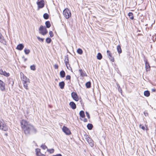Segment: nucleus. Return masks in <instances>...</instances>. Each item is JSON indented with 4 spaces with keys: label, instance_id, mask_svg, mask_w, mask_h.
<instances>
[{
    "label": "nucleus",
    "instance_id": "f257e3e1",
    "mask_svg": "<svg viewBox=\"0 0 156 156\" xmlns=\"http://www.w3.org/2000/svg\"><path fill=\"white\" fill-rule=\"evenodd\" d=\"M21 124V128L26 135H29L30 133H36V129L29 122L25 120H22Z\"/></svg>",
    "mask_w": 156,
    "mask_h": 156
},
{
    "label": "nucleus",
    "instance_id": "f03ea898",
    "mask_svg": "<svg viewBox=\"0 0 156 156\" xmlns=\"http://www.w3.org/2000/svg\"><path fill=\"white\" fill-rule=\"evenodd\" d=\"M8 127L5 124L2 119H0V129L6 131L8 129Z\"/></svg>",
    "mask_w": 156,
    "mask_h": 156
},
{
    "label": "nucleus",
    "instance_id": "7ed1b4c3",
    "mask_svg": "<svg viewBox=\"0 0 156 156\" xmlns=\"http://www.w3.org/2000/svg\"><path fill=\"white\" fill-rule=\"evenodd\" d=\"M39 33L41 34L42 35H44L48 33L47 29L45 27L41 26L39 29Z\"/></svg>",
    "mask_w": 156,
    "mask_h": 156
},
{
    "label": "nucleus",
    "instance_id": "20e7f679",
    "mask_svg": "<svg viewBox=\"0 0 156 156\" xmlns=\"http://www.w3.org/2000/svg\"><path fill=\"white\" fill-rule=\"evenodd\" d=\"M63 14L66 19H68L71 16V12L70 10L68 9H66L64 10Z\"/></svg>",
    "mask_w": 156,
    "mask_h": 156
},
{
    "label": "nucleus",
    "instance_id": "39448f33",
    "mask_svg": "<svg viewBox=\"0 0 156 156\" xmlns=\"http://www.w3.org/2000/svg\"><path fill=\"white\" fill-rule=\"evenodd\" d=\"M85 139L87 141V142L89 144L90 146L91 147H93L94 144L93 143V142L92 139L89 137L88 136L86 135L85 136Z\"/></svg>",
    "mask_w": 156,
    "mask_h": 156
},
{
    "label": "nucleus",
    "instance_id": "423d86ee",
    "mask_svg": "<svg viewBox=\"0 0 156 156\" xmlns=\"http://www.w3.org/2000/svg\"><path fill=\"white\" fill-rule=\"evenodd\" d=\"M63 132L66 135H69L71 134V132L66 127L63 126L62 129Z\"/></svg>",
    "mask_w": 156,
    "mask_h": 156
},
{
    "label": "nucleus",
    "instance_id": "0eeeda50",
    "mask_svg": "<svg viewBox=\"0 0 156 156\" xmlns=\"http://www.w3.org/2000/svg\"><path fill=\"white\" fill-rule=\"evenodd\" d=\"M37 4L39 9L42 8L44 6V1L43 0L38 1Z\"/></svg>",
    "mask_w": 156,
    "mask_h": 156
},
{
    "label": "nucleus",
    "instance_id": "6e6552de",
    "mask_svg": "<svg viewBox=\"0 0 156 156\" xmlns=\"http://www.w3.org/2000/svg\"><path fill=\"white\" fill-rule=\"evenodd\" d=\"M71 96L73 99L76 101H78L79 100L77 95L76 93L73 92L71 93Z\"/></svg>",
    "mask_w": 156,
    "mask_h": 156
},
{
    "label": "nucleus",
    "instance_id": "1a4fd4ad",
    "mask_svg": "<svg viewBox=\"0 0 156 156\" xmlns=\"http://www.w3.org/2000/svg\"><path fill=\"white\" fill-rule=\"evenodd\" d=\"M0 74L3 75L6 77H8L9 76V74L5 71H3L2 69H0Z\"/></svg>",
    "mask_w": 156,
    "mask_h": 156
},
{
    "label": "nucleus",
    "instance_id": "9d476101",
    "mask_svg": "<svg viewBox=\"0 0 156 156\" xmlns=\"http://www.w3.org/2000/svg\"><path fill=\"white\" fill-rule=\"evenodd\" d=\"M5 83L0 80V90L3 91L5 89Z\"/></svg>",
    "mask_w": 156,
    "mask_h": 156
},
{
    "label": "nucleus",
    "instance_id": "9b49d317",
    "mask_svg": "<svg viewBox=\"0 0 156 156\" xmlns=\"http://www.w3.org/2000/svg\"><path fill=\"white\" fill-rule=\"evenodd\" d=\"M69 105L73 109H74L76 108V105L73 102H70L69 104Z\"/></svg>",
    "mask_w": 156,
    "mask_h": 156
},
{
    "label": "nucleus",
    "instance_id": "f8f14e48",
    "mask_svg": "<svg viewBox=\"0 0 156 156\" xmlns=\"http://www.w3.org/2000/svg\"><path fill=\"white\" fill-rule=\"evenodd\" d=\"M24 45L22 44H18L16 48L19 50H22L24 48Z\"/></svg>",
    "mask_w": 156,
    "mask_h": 156
},
{
    "label": "nucleus",
    "instance_id": "ddd939ff",
    "mask_svg": "<svg viewBox=\"0 0 156 156\" xmlns=\"http://www.w3.org/2000/svg\"><path fill=\"white\" fill-rule=\"evenodd\" d=\"M65 63L66 66L67 68L68 69L67 64H69V59L68 55H66L65 57Z\"/></svg>",
    "mask_w": 156,
    "mask_h": 156
},
{
    "label": "nucleus",
    "instance_id": "4468645a",
    "mask_svg": "<svg viewBox=\"0 0 156 156\" xmlns=\"http://www.w3.org/2000/svg\"><path fill=\"white\" fill-rule=\"evenodd\" d=\"M21 80L24 82H28L29 79L27 78L25 76H23V77H21Z\"/></svg>",
    "mask_w": 156,
    "mask_h": 156
},
{
    "label": "nucleus",
    "instance_id": "2eb2a0df",
    "mask_svg": "<svg viewBox=\"0 0 156 156\" xmlns=\"http://www.w3.org/2000/svg\"><path fill=\"white\" fill-rule=\"evenodd\" d=\"M79 71L80 74V75L82 76L83 77L84 76H87V75L86 73L84 71H83L82 69H80Z\"/></svg>",
    "mask_w": 156,
    "mask_h": 156
},
{
    "label": "nucleus",
    "instance_id": "dca6fc26",
    "mask_svg": "<svg viewBox=\"0 0 156 156\" xmlns=\"http://www.w3.org/2000/svg\"><path fill=\"white\" fill-rule=\"evenodd\" d=\"M65 84L64 82L62 81L59 83V86L61 89H63L64 88Z\"/></svg>",
    "mask_w": 156,
    "mask_h": 156
},
{
    "label": "nucleus",
    "instance_id": "f3484780",
    "mask_svg": "<svg viewBox=\"0 0 156 156\" xmlns=\"http://www.w3.org/2000/svg\"><path fill=\"white\" fill-rule=\"evenodd\" d=\"M30 81H29L28 82H23V86L27 90L28 89V85L30 83Z\"/></svg>",
    "mask_w": 156,
    "mask_h": 156
},
{
    "label": "nucleus",
    "instance_id": "a211bd4d",
    "mask_svg": "<svg viewBox=\"0 0 156 156\" xmlns=\"http://www.w3.org/2000/svg\"><path fill=\"white\" fill-rule=\"evenodd\" d=\"M117 49L118 53L120 54L122 52V50L121 46L120 45H118L117 46Z\"/></svg>",
    "mask_w": 156,
    "mask_h": 156
},
{
    "label": "nucleus",
    "instance_id": "6ab92c4d",
    "mask_svg": "<svg viewBox=\"0 0 156 156\" xmlns=\"http://www.w3.org/2000/svg\"><path fill=\"white\" fill-rule=\"evenodd\" d=\"M65 73L64 70L61 71L60 73V77L61 78H64L65 76Z\"/></svg>",
    "mask_w": 156,
    "mask_h": 156
},
{
    "label": "nucleus",
    "instance_id": "aec40b11",
    "mask_svg": "<svg viewBox=\"0 0 156 156\" xmlns=\"http://www.w3.org/2000/svg\"><path fill=\"white\" fill-rule=\"evenodd\" d=\"M144 95L145 96L148 97L150 95V93L148 90H146L144 92Z\"/></svg>",
    "mask_w": 156,
    "mask_h": 156
},
{
    "label": "nucleus",
    "instance_id": "412c9836",
    "mask_svg": "<svg viewBox=\"0 0 156 156\" xmlns=\"http://www.w3.org/2000/svg\"><path fill=\"white\" fill-rule=\"evenodd\" d=\"M35 151L37 156H39V155L41 154L40 152V149L39 148L36 149Z\"/></svg>",
    "mask_w": 156,
    "mask_h": 156
},
{
    "label": "nucleus",
    "instance_id": "4be33fe9",
    "mask_svg": "<svg viewBox=\"0 0 156 156\" xmlns=\"http://www.w3.org/2000/svg\"><path fill=\"white\" fill-rule=\"evenodd\" d=\"M79 114L80 116L83 118H84L85 116L84 112L83 111H81L80 112Z\"/></svg>",
    "mask_w": 156,
    "mask_h": 156
},
{
    "label": "nucleus",
    "instance_id": "5701e85b",
    "mask_svg": "<svg viewBox=\"0 0 156 156\" xmlns=\"http://www.w3.org/2000/svg\"><path fill=\"white\" fill-rule=\"evenodd\" d=\"M87 127L88 129L91 130L93 128V126L91 124L88 123L87 126Z\"/></svg>",
    "mask_w": 156,
    "mask_h": 156
},
{
    "label": "nucleus",
    "instance_id": "b1692460",
    "mask_svg": "<svg viewBox=\"0 0 156 156\" xmlns=\"http://www.w3.org/2000/svg\"><path fill=\"white\" fill-rule=\"evenodd\" d=\"M85 85L87 88H90L91 87L90 82V81L87 82L86 83Z\"/></svg>",
    "mask_w": 156,
    "mask_h": 156
},
{
    "label": "nucleus",
    "instance_id": "393cba45",
    "mask_svg": "<svg viewBox=\"0 0 156 156\" xmlns=\"http://www.w3.org/2000/svg\"><path fill=\"white\" fill-rule=\"evenodd\" d=\"M128 16L129 18L131 20H133L134 18L133 14L131 12H129L128 13Z\"/></svg>",
    "mask_w": 156,
    "mask_h": 156
},
{
    "label": "nucleus",
    "instance_id": "a878e982",
    "mask_svg": "<svg viewBox=\"0 0 156 156\" xmlns=\"http://www.w3.org/2000/svg\"><path fill=\"white\" fill-rule=\"evenodd\" d=\"M45 25L47 28H49L51 27L50 22L49 21H46L45 23Z\"/></svg>",
    "mask_w": 156,
    "mask_h": 156
},
{
    "label": "nucleus",
    "instance_id": "bb28decb",
    "mask_svg": "<svg viewBox=\"0 0 156 156\" xmlns=\"http://www.w3.org/2000/svg\"><path fill=\"white\" fill-rule=\"evenodd\" d=\"M97 58L98 59L100 60L102 58V55L101 53H98L97 55Z\"/></svg>",
    "mask_w": 156,
    "mask_h": 156
},
{
    "label": "nucleus",
    "instance_id": "cd10ccee",
    "mask_svg": "<svg viewBox=\"0 0 156 156\" xmlns=\"http://www.w3.org/2000/svg\"><path fill=\"white\" fill-rule=\"evenodd\" d=\"M43 17L45 19L47 20L49 18V15L48 13H45L43 15Z\"/></svg>",
    "mask_w": 156,
    "mask_h": 156
},
{
    "label": "nucleus",
    "instance_id": "c85d7f7f",
    "mask_svg": "<svg viewBox=\"0 0 156 156\" xmlns=\"http://www.w3.org/2000/svg\"><path fill=\"white\" fill-rule=\"evenodd\" d=\"M24 51L25 54L28 55L30 53V51L29 49L25 48L24 49Z\"/></svg>",
    "mask_w": 156,
    "mask_h": 156
},
{
    "label": "nucleus",
    "instance_id": "c756f323",
    "mask_svg": "<svg viewBox=\"0 0 156 156\" xmlns=\"http://www.w3.org/2000/svg\"><path fill=\"white\" fill-rule=\"evenodd\" d=\"M47 151L49 152L50 154H52L54 153V150L53 149H47Z\"/></svg>",
    "mask_w": 156,
    "mask_h": 156
},
{
    "label": "nucleus",
    "instance_id": "7c9ffc66",
    "mask_svg": "<svg viewBox=\"0 0 156 156\" xmlns=\"http://www.w3.org/2000/svg\"><path fill=\"white\" fill-rule=\"evenodd\" d=\"M83 52V51L81 49L78 48L77 50V52L80 55L82 54Z\"/></svg>",
    "mask_w": 156,
    "mask_h": 156
},
{
    "label": "nucleus",
    "instance_id": "2f4dec72",
    "mask_svg": "<svg viewBox=\"0 0 156 156\" xmlns=\"http://www.w3.org/2000/svg\"><path fill=\"white\" fill-rule=\"evenodd\" d=\"M145 67L147 70L148 69H149L150 68V66L149 65V64L148 63H147V62H145Z\"/></svg>",
    "mask_w": 156,
    "mask_h": 156
},
{
    "label": "nucleus",
    "instance_id": "473e14b6",
    "mask_svg": "<svg viewBox=\"0 0 156 156\" xmlns=\"http://www.w3.org/2000/svg\"><path fill=\"white\" fill-rule=\"evenodd\" d=\"M51 39L49 37L47 38L46 39V41L47 43H50L51 42Z\"/></svg>",
    "mask_w": 156,
    "mask_h": 156
},
{
    "label": "nucleus",
    "instance_id": "72a5a7b5",
    "mask_svg": "<svg viewBox=\"0 0 156 156\" xmlns=\"http://www.w3.org/2000/svg\"><path fill=\"white\" fill-rule=\"evenodd\" d=\"M30 68L31 70L34 71L36 69L35 66L34 65L31 66H30Z\"/></svg>",
    "mask_w": 156,
    "mask_h": 156
},
{
    "label": "nucleus",
    "instance_id": "f704fd0d",
    "mask_svg": "<svg viewBox=\"0 0 156 156\" xmlns=\"http://www.w3.org/2000/svg\"><path fill=\"white\" fill-rule=\"evenodd\" d=\"M37 39H38V40L39 41H41V42H43L44 40V38H41L40 37H38V36H37Z\"/></svg>",
    "mask_w": 156,
    "mask_h": 156
},
{
    "label": "nucleus",
    "instance_id": "c9c22d12",
    "mask_svg": "<svg viewBox=\"0 0 156 156\" xmlns=\"http://www.w3.org/2000/svg\"><path fill=\"white\" fill-rule=\"evenodd\" d=\"M117 86L118 89V90L119 92H120L121 93H122V90L121 88H120L119 85L118 84H117Z\"/></svg>",
    "mask_w": 156,
    "mask_h": 156
},
{
    "label": "nucleus",
    "instance_id": "e433bc0d",
    "mask_svg": "<svg viewBox=\"0 0 156 156\" xmlns=\"http://www.w3.org/2000/svg\"><path fill=\"white\" fill-rule=\"evenodd\" d=\"M41 147L43 149L45 150L47 148V147L45 145L42 144L41 146Z\"/></svg>",
    "mask_w": 156,
    "mask_h": 156
},
{
    "label": "nucleus",
    "instance_id": "4c0bfd02",
    "mask_svg": "<svg viewBox=\"0 0 156 156\" xmlns=\"http://www.w3.org/2000/svg\"><path fill=\"white\" fill-rule=\"evenodd\" d=\"M108 58H109V59L112 62H114V58L113 57H112V56H111V57L110 56L108 57Z\"/></svg>",
    "mask_w": 156,
    "mask_h": 156
},
{
    "label": "nucleus",
    "instance_id": "58836bf2",
    "mask_svg": "<svg viewBox=\"0 0 156 156\" xmlns=\"http://www.w3.org/2000/svg\"><path fill=\"white\" fill-rule=\"evenodd\" d=\"M107 52L108 57L109 56H110V57H111V55L110 51L109 50H107Z\"/></svg>",
    "mask_w": 156,
    "mask_h": 156
},
{
    "label": "nucleus",
    "instance_id": "ea45409f",
    "mask_svg": "<svg viewBox=\"0 0 156 156\" xmlns=\"http://www.w3.org/2000/svg\"><path fill=\"white\" fill-rule=\"evenodd\" d=\"M49 34L50 35V37H52L54 36L53 33L52 31H49Z\"/></svg>",
    "mask_w": 156,
    "mask_h": 156
},
{
    "label": "nucleus",
    "instance_id": "a19ab883",
    "mask_svg": "<svg viewBox=\"0 0 156 156\" xmlns=\"http://www.w3.org/2000/svg\"><path fill=\"white\" fill-rule=\"evenodd\" d=\"M3 37L2 36L1 34V33H0V42H2V41L3 40Z\"/></svg>",
    "mask_w": 156,
    "mask_h": 156
},
{
    "label": "nucleus",
    "instance_id": "79ce46f5",
    "mask_svg": "<svg viewBox=\"0 0 156 156\" xmlns=\"http://www.w3.org/2000/svg\"><path fill=\"white\" fill-rule=\"evenodd\" d=\"M71 78V76L70 75H67L66 77V80H70Z\"/></svg>",
    "mask_w": 156,
    "mask_h": 156
},
{
    "label": "nucleus",
    "instance_id": "37998d69",
    "mask_svg": "<svg viewBox=\"0 0 156 156\" xmlns=\"http://www.w3.org/2000/svg\"><path fill=\"white\" fill-rule=\"evenodd\" d=\"M86 114L87 116V118L89 119L90 118V116L89 113H88V112H86Z\"/></svg>",
    "mask_w": 156,
    "mask_h": 156
},
{
    "label": "nucleus",
    "instance_id": "c03bdc74",
    "mask_svg": "<svg viewBox=\"0 0 156 156\" xmlns=\"http://www.w3.org/2000/svg\"><path fill=\"white\" fill-rule=\"evenodd\" d=\"M140 127L142 129L144 130L145 128L144 126H142L141 125H140Z\"/></svg>",
    "mask_w": 156,
    "mask_h": 156
},
{
    "label": "nucleus",
    "instance_id": "a18cd8bd",
    "mask_svg": "<svg viewBox=\"0 0 156 156\" xmlns=\"http://www.w3.org/2000/svg\"><path fill=\"white\" fill-rule=\"evenodd\" d=\"M54 67L55 69H57L58 68V66L57 64H55L54 65Z\"/></svg>",
    "mask_w": 156,
    "mask_h": 156
},
{
    "label": "nucleus",
    "instance_id": "49530a36",
    "mask_svg": "<svg viewBox=\"0 0 156 156\" xmlns=\"http://www.w3.org/2000/svg\"><path fill=\"white\" fill-rule=\"evenodd\" d=\"M52 156H62V155L61 154H57L56 155H53Z\"/></svg>",
    "mask_w": 156,
    "mask_h": 156
},
{
    "label": "nucleus",
    "instance_id": "de8ad7c7",
    "mask_svg": "<svg viewBox=\"0 0 156 156\" xmlns=\"http://www.w3.org/2000/svg\"><path fill=\"white\" fill-rule=\"evenodd\" d=\"M20 76H21V77H23V76H24V74H23V73H22V72H21L20 73Z\"/></svg>",
    "mask_w": 156,
    "mask_h": 156
},
{
    "label": "nucleus",
    "instance_id": "09e8293b",
    "mask_svg": "<svg viewBox=\"0 0 156 156\" xmlns=\"http://www.w3.org/2000/svg\"><path fill=\"white\" fill-rule=\"evenodd\" d=\"M151 90L152 92H155L156 91V89L155 88H152Z\"/></svg>",
    "mask_w": 156,
    "mask_h": 156
},
{
    "label": "nucleus",
    "instance_id": "8fccbe9b",
    "mask_svg": "<svg viewBox=\"0 0 156 156\" xmlns=\"http://www.w3.org/2000/svg\"><path fill=\"white\" fill-rule=\"evenodd\" d=\"M83 121L84 122H86L87 121V119L86 118H85L83 120Z\"/></svg>",
    "mask_w": 156,
    "mask_h": 156
},
{
    "label": "nucleus",
    "instance_id": "3c124183",
    "mask_svg": "<svg viewBox=\"0 0 156 156\" xmlns=\"http://www.w3.org/2000/svg\"><path fill=\"white\" fill-rule=\"evenodd\" d=\"M27 60V58H24V62H26Z\"/></svg>",
    "mask_w": 156,
    "mask_h": 156
},
{
    "label": "nucleus",
    "instance_id": "603ef678",
    "mask_svg": "<svg viewBox=\"0 0 156 156\" xmlns=\"http://www.w3.org/2000/svg\"><path fill=\"white\" fill-rule=\"evenodd\" d=\"M5 135L6 136H7V133H5Z\"/></svg>",
    "mask_w": 156,
    "mask_h": 156
},
{
    "label": "nucleus",
    "instance_id": "864d4df0",
    "mask_svg": "<svg viewBox=\"0 0 156 156\" xmlns=\"http://www.w3.org/2000/svg\"><path fill=\"white\" fill-rule=\"evenodd\" d=\"M22 58H25V57H24V56H23L22 57Z\"/></svg>",
    "mask_w": 156,
    "mask_h": 156
},
{
    "label": "nucleus",
    "instance_id": "5fc2aeb1",
    "mask_svg": "<svg viewBox=\"0 0 156 156\" xmlns=\"http://www.w3.org/2000/svg\"><path fill=\"white\" fill-rule=\"evenodd\" d=\"M145 116H146V115L145 114Z\"/></svg>",
    "mask_w": 156,
    "mask_h": 156
},
{
    "label": "nucleus",
    "instance_id": "6e6d98bb",
    "mask_svg": "<svg viewBox=\"0 0 156 156\" xmlns=\"http://www.w3.org/2000/svg\"><path fill=\"white\" fill-rule=\"evenodd\" d=\"M147 114H148V113H147V114H146V115H147Z\"/></svg>",
    "mask_w": 156,
    "mask_h": 156
},
{
    "label": "nucleus",
    "instance_id": "4d7b16f0",
    "mask_svg": "<svg viewBox=\"0 0 156 156\" xmlns=\"http://www.w3.org/2000/svg\"><path fill=\"white\" fill-rule=\"evenodd\" d=\"M147 114H148V113H147V114H146V115H147Z\"/></svg>",
    "mask_w": 156,
    "mask_h": 156
}]
</instances>
